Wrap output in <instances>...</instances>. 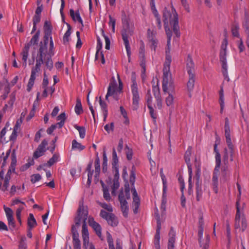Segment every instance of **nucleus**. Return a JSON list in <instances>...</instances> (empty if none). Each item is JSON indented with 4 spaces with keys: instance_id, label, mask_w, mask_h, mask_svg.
Wrapping results in <instances>:
<instances>
[{
    "instance_id": "obj_1",
    "label": "nucleus",
    "mask_w": 249,
    "mask_h": 249,
    "mask_svg": "<svg viewBox=\"0 0 249 249\" xmlns=\"http://www.w3.org/2000/svg\"><path fill=\"white\" fill-rule=\"evenodd\" d=\"M44 36L43 41L39 44L36 60V65L32 69L27 90L30 91L33 87L36 79V74L40 71L42 65L44 64L47 69L51 71L53 68L52 57L54 54V46L52 36V28L51 25L46 21L44 24Z\"/></svg>"
},
{
    "instance_id": "obj_2",
    "label": "nucleus",
    "mask_w": 249,
    "mask_h": 249,
    "mask_svg": "<svg viewBox=\"0 0 249 249\" xmlns=\"http://www.w3.org/2000/svg\"><path fill=\"white\" fill-rule=\"evenodd\" d=\"M163 20L164 29L167 39H171L172 31L169 27V23L173 26V30L177 37L180 36L179 30L178 15L173 6H172L171 11L165 8L163 11Z\"/></svg>"
},
{
    "instance_id": "obj_3",
    "label": "nucleus",
    "mask_w": 249,
    "mask_h": 249,
    "mask_svg": "<svg viewBox=\"0 0 249 249\" xmlns=\"http://www.w3.org/2000/svg\"><path fill=\"white\" fill-rule=\"evenodd\" d=\"M88 211L87 208L84 207L83 201L82 200L79 202L77 215L75 218V223L76 225L79 226L81 222L83 223L82 236L83 240V246L85 247L89 243V232L86 223L88 218Z\"/></svg>"
},
{
    "instance_id": "obj_4",
    "label": "nucleus",
    "mask_w": 249,
    "mask_h": 249,
    "mask_svg": "<svg viewBox=\"0 0 249 249\" xmlns=\"http://www.w3.org/2000/svg\"><path fill=\"white\" fill-rule=\"evenodd\" d=\"M123 29L121 31L122 39L125 46L128 61L130 62L131 56V48L128 38L132 36L134 31V26L132 22L126 16L122 18Z\"/></svg>"
},
{
    "instance_id": "obj_5",
    "label": "nucleus",
    "mask_w": 249,
    "mask_h": 249,
    "mask_svg": "<svg viewBox=\"0 0 249 249\" xmlns=\"http://www.w3.org/2000/svg\"><path fill=\"white\" fill-rule=\"evenodd\" d=\"M245 203L241 204L239 199L236 203V213L235 216L234 228L244 232L247 228V221L244 213Z\"/></svg>"
},
{
    "instance_id": "obj_6",
    "label": "nucleus",
    "mask_w": 249,
    "mask_h": 249,
    "mask_svg": "<svg viewBox=\"0 0 249 249\" xmlns=\"http://www.w3.org/2000/svg\"><path fill=\"white\" fill-rule=\"evenodd\" d=\"M123 83L120 78H119V84L115 80L111 81L107 88V93L105 96L106 100L109 101L108 98L111 97L115 101H118L123 93Z\"/></svg>"
},
{
    "instance_id": "obj_7",
    "label": "nucleus",
    "mask_w": 249,
    "mask_h": 249,
    "mask_svg": "<svg viewBox=\"0 0 249 249\" xmlns=\"http://www.w3.org/2000/svg\"><path fill=\"white\" fill-rule=\"evenodd\" d=\"M214 153L215 154V166L213 175L212 185L213 190L215 194L218 193V172L221 166V155L217 149V144L214 145Z\"/></svg>"
},
{
    "instance_id": "obj_8",
    "label": "nucleus",
    "mask_w": 249,
    "mask_h": 249,
    "mask_svg": "<svg viewBox=\"0 0 249 249\" xmlns=\"http://www.w3.org/2000/svg\"><path fill=\"white\" fill-rule=\"evenodd\" d=\"M131 80L130 89L132 95V108L133 110H136L139 107L141 91L138 88V85L134 74L132 75Z\"/></svg>"
},
{
    "instance_id": "obj_9",
    "label": "nucleus",
    "mask_w": 249,
    "mask_h": 249,
    "mask_svg": "<svg viewBox=\"0 0 249 249\" xmlns=\"http://www.w3.org/2000/svg\"><path fill=\"white\" fill-rule=\"evenodd\" d=\"M162 90L164 93L175 94V86L171 79L170 69H163Z\"/></svg>"
},
{
    "instance_id": "obj_10",
    "label": "nucleus",
    "mask_w": 249,
    "mask_h": 249,
    "mask_svg": "<svg viewBox=\"0 0 249 249\" xmlns=\"http://www.w3.org/2000/svg\"><path fill=\"white\" fill-rule=\"evenodd\" d=\"M203 226L204 222L202 218H200L199 220V226L198 231V242L200 246L202 247V249H208L209 248L210 237L209 235L206 234L205 238H203Z\"/></svg>"
},
{
    "instance_id": "obj_11",
    "label": "nucleus",
    "mask_w": 249,
    "mask_h": 249,
    "mask_svg": "<svg viewBox=\"0 0 249 249\" xmlns=\"http://www.w3.org/2000/svg\"><path fill=\"white\" fill-rule=\"evenodd\" d=\"M225 136L226 140V142L227 145L230 149V160H233V145L231 142L230 134V127L229 119L227 117L225 118Z\"/></svg>"
},
{
    "instance_id": "obj_12",
    "label": "nucleus",
    "mask_w": 249,
    "mask_h": 249,
    "mask_svg": "<svg viewBox=\"0 0 249 249\" xmlns=\"http://www.w3.org/2000/svg\"><path fill=\"white\" fill-rule=\"evenodd\" d=\"M228 45V40L224 38L221 45V49L219 54V59L222 64V67L228 66L227 63V48Z\"/></svg>"
},
{
    "instance_id": "obj_13",
    "label": "nucleus",
    "mask_w": 249,
    "mask_h": 249,
    "mask_svg": "<svg viewBox=\"0 0 249 249\" xmlns=\"http://www.w3.org/2000/svg\"><path fill=\"white\" fill-rule=\"evenodd\" d=\"M100 215L103 219H106L108 224L112 227L116 226L118 223L117 218L112 213H109L102 210L100 213Z\"/></svg>"
},
{
    "instance_id": "obj_14",
    "label": "nucleus",
    "mask_w": 249,
    "mask_h": 249,
    "mask_svg": "<svg viewBox=\"0 0 249 249\" xmlns=\"http://www.w3.org/2000/svg\"><path fill=\"white\" fill-rule=\"evenodd\" d=\"M48 145V141L44 140L38 146L36 150L34 152L33 157L35 159H37L44 155L46 151V146Z\"/></svg>"
},
{
    "instance_id": "obj_15",
    "label": "nucleus",
    "mask_w": 249,
    "mask_h": 249,
    "mask_svg": "<svg viewBox=\"0 0 249 249\" xmlns=\"http://www.w3.org/2000/svg\"><path fill=\"white\" fill-rule=\"evenodd\" d=\"M3 208L6 214L9 226H11L12 228H15V223L13 217V211L11 208L7 207L5 205H4Z\"/></svg>"
},
{
    "instance_id": "obj_16",
    "label": "nucleus",
    "mask_w": 249,
    "mask_h": 249,
    "mask_svg": "<svg viewBox=\"0 0 249 249\" xmlns=\"http://www.w3.org/2000/svg\"><path fill=\"white\" fill-rule=\"evenodd\" d=\"M176 232L175 230L171 228L168 234V241L167 249H175V243L176 241Z\"/></svg>"
},
{
    "instance_id": "obj_17",
    "label": "nucleus",
    "mask_w": 249,
    "mask_h": 249,
    "mask_svg": "<svg viewBox=\"0 0 249 249\" xmlns=\"http://www.w3.org/2000/svg\"><path fill=\"white\" fill-rule=\"evenodd\" d=\"M89 224L91 226L95 231L96 234L101 237L102 236V228L99 223L96 222L93 217H89L88 220Z\"/></svg>"
},
{
    "instance_id": "obj_18",
    "label": "nucleus",
    "mask_w": 249,
    "mask_h": 249,
    "mask_svg": "<svg viewBox=\"0 0 249 249\" xmlns=\"http://www.w3.org/2000/svg\"><path fill=\"white\" fill-rule=\"evenodd\" d=\"M148 38L151 43V49L155 51L158 45V40L153 33L151 32L150 29L148 30Z\"/></svg>"
},
{
    "instance_id": "obj_19",
    "label": "nucleus",
    "mask_w": 249,
    "mask_h": 249,
    "mask_svg": "<svg viewBox=\"0 0 249 249\" xmlns=\"http://www.w3.org/2000/svg\"><path fill=\"white\" fill-rule=\"evenodd\" d=\"M186 62L188 74H195V64L190 55H188Z\"/></svg>"
},
{
    "instance_id": "obj_20",
    "label": "nucleus",
    "mask_w": 249,
    "mask_h": 249,
    "mask_svg": "<svg viewBox=\"0 0 249 249\" xmlns=\"http://www.w3.org/2000/svg\"><path fill=\"white\" fill-rule=\"evenodd\" d=\"M171 48L166 47L165 49V61L164 63L163 69H170V64L172 62V57L170 54Z\"/></svg>"
},
{
    "instance_id": "obj_21",
    "label": "nucleus",
    "mask_w": 249,
    "mask_h": 249,
    "mask_svg": "<svg viewBox=\"0 0 249 249\" xmlns=\"http://www.w3.org/2000/svg\"><path fill=\"white\" fill-rule=\"evenodd\" d=\"M107 242L109 249H122V243L119 240L116 241V247H114L113 239L111 235L109 233L107 235Z\"/></svg>"
},
{
    "instance_id": "obj_22",
    "label": "nucleus",
    "mask_w": 249,
    "mask_h": 249,
    "mask_svg": "<svg viewBox=\"0 0 249 249\" xmlns=\"http://www.w3.org/2000/svg\"><path fill=\"white\" fill-rule=\"evenodd\" d=\"M30 49V44H25L23 48L21 55L22 56V60H23V65L25 67L27 65V60L28 57L29 52Z\"/></svg>"
},
{
    "instance_id": "obj_23",
    "label": "nucleus",
    "mask_w": 249,
    "mask_h": 249,
    "mask_svg": "<svg viewBox=\"0 0 249 249\" xmlns=\"http://www.w3.org/2000/svg\"><path fill=\"white\" fill-rule=\"evenodd\" d=\"M99 104L104 116V121H106L108 115L107 105L104 101L102 100L101 97H99Z\"/></svg>"
},
{
    "instance_id": "obj_24",
    "label": "nucleus",
    "mask_w": 249,
    "mask_h": 249,
    "mask_svg": "<svg viewBox=\"0 0 249 249\" xmlns=\"http://www.w3.org/2000/svg\"><path fill=\"white\" fill-rule=\"evenodd\" d=\"M70 15L74 21H78L81 24L82 26H83V20L80 17L79 11H77L75 13L73 9H70Z\"/></svg>"
},
{
    "instance_id": "obj_25",
    "label": "nucleus",
    "mask_w": 249,
    "mask_h": 249,
    "mask_svg": "<svg viewBox=\"0 0 249 249\" xmlns=\"http://www.w3.org/2000/svg\"><path fill=\"white\" fill-rule=\"evenodd\" d=\"M189 80L187 84L188 90L191 92L193 91L194 88V84L195 82V74H188Z\"/></svg>"
},
{
    "instance_id": "obj_26",
    "label": "nucleus",
    "mask_w": 249,
    "mask_h": 249,
    "mask_svg": "<svg viewBox=\"0 0 249 249\" xmlns=\"http://www.w3.org/2000/svg\"><path fill=\"white\" fill-rule=\"evenodd\" d=\"M219 103L220 106V113L222 114L223 113L224 107H225V103H224V89L222 86L220 87V90L219 92Z\"/></svg>"
},
{
    "instance_id": "obj_27",
    "label": "nucleus",
    "mask_w": 249,
    "mask_h": 249,
    "mask_svg": "<svg viewBox=\"0 0 249 249\" xmlns=\"http://www.w3.org/2000/svg\"><path fill=\"white\" fill-rule=\"evenodd\" d=\"M94 167V178L98 180L100 173V159L98 156L96 158L95 160Z\"/></svg>"
},
{
    "instance_id": "obj_28",
    "label": "nucleus",
    "mask_w": 249,
    "mask_h": 249,
    "mask_svg": "<svg viewBox=\"0 0 249 249\" xmlns=\"http://www.w3.org/2000/svg\"><path fill=\"white\" fill-rule=\"evenodd\" d=\"M121 204V210L124 217H127L128 214V206L126 200H123L122 201H120Z\"/></svg>"
},
{
    "instance_id": "obj_29",
    "label": "nucleus",
    "mask_w": 249,
    "mask_h": 249,
    "mask_svg": "<svg viewBox=\"0 0 249 249\" xmlns=\"http://www.w3.org/2000/svg\"><path fill=\"white\" fill-rule=\"evenodd\" d=\"M28 228L33 229L37 225V222L33 213H30L27 220Z\"/></svg>"
},
{
    "instance_id": "obj_30",
    "label": "nucleus",
    "mask_w": 249,
    "mask_h": 249,
    "mask_svg": "<svg viewBox=\"0 0 249 249\" xmlns=\"http://www.w3.org/2000/svg\"><path fill=\"white\" fill-rule=\"evenodd\" d=\"M92 162H90L88 164L87 167V171H88V180L87 184L89 186L91 182L92 175L93 174V171H91Z\"/></svg>"
},
{
    "instance_id": "obj_31",
    "label": "nucleus",
    "mask_w": 249,
    "mask_h": 249,
    "mask_svg": "<svg viewBox=\"0 0 249 249\" xmlns=\"http://www.w3.org/2000/svg\"><path fill=\"white\" fill-rule=\"evenodd\" d=\"M155 215H156L157 216V229L156 230V233L154 237V239L160 240V231L161 228L160 217L158 213H155Z\"/></svg>"
},
{
    "instance_id": "obj_32",
    "label": "nucleus",
    "mask_w": 249,
    "mask_h": 249,
    "mask_svg": "<svg viewBox=\"0 0 249 249\" xmlns=\"http://www.w3.org/2000/svg\"><path fill=\"white\" fill-rule=\"evenodd\" d=\"M140 205V199L139 196L133 197V210L134 213H137Z\"/></svg>"
},
{
    "instance_id": "obj_33",
    "label": "nucleus",
    "mask_w": 249,
    "mask_h": 249,
    "mask_svg": "<svg viewBox=\"0 0 249 249\" xmlns=\"http://www.w3.org/2000/svg\"><path fill=\"white\" fill-rule=\"evenodd\" d=\"M68 29L66 33H65L63 38V42L64 44H67L68 43L70 40V36L71 35V27L69 24H68Z\"/></svg>"
},
{
    "instance_id": "obj_34",
    "label": "nucleus",
    "mask_w": 249,
    "mask_h": 249,
    "mask_svg": "<svg viewBox=\"0 0 249 249\" xmlns=\"http://www.w3.org/2000/svg\"><path fill=\"white\" fill-rule=\"evenodd\" d=\"M66 119V114L65 112L61 113L57 116V120L60 121V122L56 124L58 125L59 128H62L64 125Z\"/></svg>"
},
{
    "instance_id": "obj_35",
    "label": "nucleus",
    "mask_w": 249,
    "mask_h": 249,
    "mask_svg": "<svg viewBox=\"0 0 249 249\" xmlns=\"http://www.w3.org/2000/svg\"><path fill=\"white\" fill-rule=\"evenodd\" d=\"M39 35H40V31H37L36 33V34L33 36L30 41L27 44H30V47L31 45H34L35 44H37L38 39H39Z\"/></svg>"
},
{
    "instance_id": "obj_36",
    "label": "nucleus",
    "mask_w": 249,
    "mask_h": 249,
    "mask_svg": "<svg viewBox=\"0 0 249 249\" xmlns=\"http://www.w3.org/2000/svg\"><path fill=\"white\" fill-rule=\"evenodd\" d=\"M75 112L76 114L79 115L83 111L80 99L77 98L76 105L74 107Z\"/></svg>"
},
{
    "instance_id": "obj_37",
    "label": "nucleus",
    "mask_w": 249,
    "mask_h": 249,
    "mask_svg": "<svg viewBox=\"0 0 249 249\" xmlns=\"http://www.w3.org/2000/svg\"><path fill=\"white\" fill-rule=\"evenodd\" d=\"M102 187H103V196L104 198L107 201H109L111 199V197L110 196V194L109 193V191L107 186H105L104 184L103 181H101Z\"/></svg>"
},
{
    "instance_id": "obj_38",
    "label": "nucleus",
    "mask_w": 249,
    "mask_h": 249,
    "mask_svg": "<svg viewBox=\"0 0 249 249\" xmlns=\"http://www.w3.org/2000/svg\"><path fill=\"white\" fill-rule=\"evenodd\" d=\"M102 48V43L101 39L99 37L97 38V42L96 46V52L95 54V59H97L98 58V55L99 53H100V51H101Z\"/></svg>"
},
{
    "instance_id": "obj_39",
    "label": "nucleus",
    "mask_w": 249,
    "mask_h": 249,
    "mask_svg": "<svg viewBox=\"0 0 249 249\" xmlns=\"http://www.w3.org/2000/svg\"><path fill=\"white\" fill-rule=\"evenodd\" d=\"M101 35L104 37L106 43L105 45V48L107 50H109L110 49V41L109 37L106 35L103 29L101 30Z\"/></svg>"
},
{
    "instance_id": "obj_40",
    "label": "nucleus",
    "mask_w": 249,
    "mask_h": 249,
    "mask_svg": "<svg viewBox=\"0 0 249 249\" xmlns=\"http://www.w3.org/2000/svg\"><path fill=\"white\" fill-rule=\"evenodd\" d=\"M85 147L82 145L80 143L78 142L76 140H74L72 141V148L78 149L81 151L85 149Z\"/></svg>"
},
{
    "instance_id": "obj_41",
    "label": "nucleus",
    "mask_w": 249,
    "mask_h": 249,
    "mask_svg": "<svg viewBox=\"0 0 249 249\" xmlns=\"http://www.w3.org/2000/svg\"><path fill=\"white\" fill-rule=\"evenodd\" d=\"M74 127L78 131L80 137L81 139L84 138L86 135L85 128L83 126H79L76 125L74 126Z\"/></svg>"
},
{
    "instance_id": "obj_42",
    "label": "nucleus",
    "mask_w": 249,
    "mask_h": 249,
    "mask_svg": "<svg viewBox=\"0 0 249 249\" xmlns=\"http://www.w3.org/2000/svg\"><path fill=\"white\" fill-rule=\"evenodd\" d=\"M103 172H106L107 170V159L106 155V151L104 150L103 152Z\"/></svg>"
},
{
    "instance_id": "obj_43",
    "label": "nucleus",
    "mask_w": 249,
    "mask_h": 249,
    "mask_svg": "<svg viewBox=\"0 0 249 249\" xmlns=\"http://www.w3.org/2000/svg\"><path fill=\"white\" fill-rule=\"evenodd\" d=\"M174 94L169 93L168 96L165 99V103L167 106H171L174 103Z\"/></svg>"
},
{
    "instance_id": "obj_44",
    "label": "nucleus",
    "mask_w": 249,
    "mask_h": 249,
    "mask_svg": "<svg viewBox=\"0 0 249 249\" xmlns=\"http://www.w3.org/2000/svg\"><path fill=\"white\" fill-rule=\"evenodd\" d=\"M26 237L22 236L21 237L20 241L19 242L18 249H26L27 244L26 243Z\"/></svg>"
},
{
    "instance_id": "obj_45",
    "label": "nucleus",
    "mask_w": 249,
    "mask_h": 249,
    "mask_svg": "<svg viewBox=\"0 0 249 249\" xmlns=\"http://www.w3.org/2000/svg\"><path fill=\"white\" fill-rule=\"evenodd\" d=\"M139 57L142 59V64L145 61V50L144 46L143 45L141 46L140 48L139 51Z\"/></svg>"
},
{
    "instance_id": "obj_46",
    "label": "nucleus",
    "mask_w": 249,
    "mask_h": 249,
    "mask_svg": "<svg viewBox=\"0 0 249 249\" xmlns=\"http://www.w3.org/2000/svg\"><path fill=\"white\" fill-rule=\"evenodd\" d=\"M120 186L119 180H113V185L112 186V191L111 194L112 195H116V191L118 189Z\"/></svg>"
},
{
    "instance_id": "obj_47",
    "label": "nucleus",
    "mask_w": 249,
    "mask_h": 249,
    "mask_svg": "<svg viewBox=\"0 0 249 249\" xmlns=\"http://www.w3.org/2000/svg\"><path fill=\"white\" fill-rule=\"evenodd\" d=\"M152 91L155 98L161 96L160 89L158 84L156 85L153 86Z\"/></svg>"
},
{
    "instance_id": "obj_48",
    "label": "nucleus",
    "mask_w": 249,
    "mask_h": 249,
    "mask_svg": "<svg viewBox=\"0 0 249 249\" xmlns=\"http://www.w3.org/2000/svg\"><path fill=\"white\" fill-rule=\"evenodd\" d=\"M160 174L163 183V196H164V195L166 193L167 189L166 180L165 177L163 175L162 171H160Z\"/></svg>"
},
{
    "instance_id": "obj_49",
    "label": "nucleus",
    "mask_w": 249,
    "mask_h": 249,
    "mask_svg": "<svg viewBox=\"0 0 249 249\" xmlns=\"http://www.w3.org/2000/svg\"><path fill=\"white\" fill-rule=\"evenodd\" d=\"M58 159L59 156L56 154H54L48 161L49 166L50 167L52 166L55 162L58 160Z\"/></svg>"
},
{
    "instance_id": "obj_50",
    "label": "nucleus",
    "mask_w": 249,
    "mask_h": 249,
    "mask_svg": "<svg viewBox=\"0 0 249 249\" xmlns=\"http://www.w3.org/2000/svg\"><path fill=\"white\" fill-rule=\"evenodd\" d=\"M191 155V148L190 147H188V149L185 152L184 155L185 160L187 163L188 164V163H190V156Z\"/></svg>"
},
{
    "instance_id": "obj_51",
    "label": "nucleus",
    "mask_w": 249,
    "mask_h": 249,
    "mask_svg": "<svg viewBox=\"0 0 249 249\" xmlns=\"http://www.w3.org/2000/svg\"><path fill=\"white\" fill-rule=\"evenodd\" d=\"M18 126L16 125L14 128L11 135L10 136L9 140L14 141L17 137Z\"/></svg>"
},
{
    "instance_id": "obj_52",
    "label": "nucleus",
    "mask_w": 249,
    "mask_h": 249,
    "mask_svg": "<svg viewBox=\"0 0 249 249\" xmlns=\"http://www.w3.org/2000/svg\"><path fill=\"white\" fill-rule=\"evenodd\" d=\"M196 199L197 201H199L200 200V199L202 198V187L200 188H196Z\"/></svg>"
},
{
    "instance_id": "obj_53",
    "label": "nucleus",
    "mask_w": 249,
    "mask_h": 249,
    "mask_svg": "<svg viewBox=\"0 0 249 249\" xmlns=\"http://www.w3.org/2000/svg\"><path fill=\"white\" fill-rule=\"evenodd\" d=\"M99 204L104 209L107 210L109 212L113 211V209L110 204H107L106 203L99 202Z\"/></svg>"
},
{
    "instance_id": "obj_54",
    "label": "nucleus",
    "mask_w": 249,
    "mask_h": 249,
    "mask_svg": "<svg viewBox=\"0 0 249 249\" xmlns=\"http://www.w3.org/2000/svg\"><path fill=\"white\" fill-rule=\"evenodd\" d=\"M11 178H9L8 177H5L4 178V183L3 184V187L2 188V190L4 192L6 190H7L8 186H9V181Z\"/></svg>"
},
{
    "instance_id": "obj_55",
    "label": "nucleus",
    "mask_w": 249,
    "mask_h": 249,
    "mask_svg": "<svg viewBox=\"0 0 249 249\" xmlns=\"http://www.w3.org/2000/svg\"><path fill=\"white\" fill-rule=\"evenodd\" d=\"M109 25L112 27V32H115L116 20L113 18L110 15L109 16Z\"/></svg>"
},
{
    "instance_id": "obj_56",
    "label": "nucleus",
    "mask_w": 249,
    "mask_h": 249,
    "mask_svg": "<svg viewBox=\"0 0 249 249\" xmlns=\"http://www.w3.org/2000/svg\"><path fill=\"white\" fill-rule=\"evenodd\" d=\"M222 74L223 75V76L224 77V79L225 80H227L228 82L230 81V78L228 75V66L225 67H222Z\"/></svg>"
},
{
    "instance_id": "obj_57",
    "label": "nucleus",
    "mask_w": 249,
    "mask_h": 249,
    "mask_svg": "<svg viewBox=\"0 0 249 249\" xmlns=\"http://www.w3.org/2000/svg\"><path fill=\"white\" fill-rule=\"evenodd\" d=\"M41 178V177L39 174H34L31 176V181L33 183H35L40 180Z\"/></svg>"
},
{
    "instance_id": "obj_58",
    "label": "nucleus",
    "mask_w": 249,
    "mask_h": 249,
    "mask_svg": "<svg viewBox=\"0 0 249 249\" xmlns=\"http://www.w3.org/2000/svg\"><path fill=\"white\" fill-rule=\"evenodd\" d=\"M228 159H229V156H228V150L226 148H225L224 149V154L223 158V161L225 165H226L228 164Z\"/></svg>"
},
{
    "instance_id": "obj_59",
    "label": "nucleus",
    "mask_w": 249,
    "mask_h": 249,
    "mask_svg": "<svg viewBox=\"0 0 249 249\" xmlns=\"http://www.w3.org/2000/svg\"><path fill=\"white\" fill-rule=\"evenodd\" d=\"M238 30H239V27L237 25H235L232 27V29H231L232 34L234 36L238 37L239 36Z\"/></svg>"
},
{
    "instance_id": "obj_60",
    "label": "nucleus",
    "mask_w": 249,
    "mask_h": 249,
    "mask_svg": "<svg viewBox=\"0 0 249 249\" xmlns=\"http://www.w3.org/2000/svg\"><path fill=\"white\" fill-rule=\"evenodd\" d=\"M156 100V104L157 107L159 109H161L162 107V101L161 99V97H155Z\"/></svg>"
},
{
    "instance_id": "obj_61",
    "label": "nucleus",
    "mask_w": 249,
    "mask_h": 249,
    "mask_svg": "<svg viewBox=\"0 0 249 249\" xmlns=\"http://www.w3.org/2000/svg\"><path fill=\"white\" fill-rule=\"evenodd\" d=\"M15 95L14 94H11L10 95V100L8 102V105H9V107L11 108L13 107V105L15 101Z\"/></svg>"
},
{
    "instance_id": "obj_62",
    "label": "nucleus",
    "mask_w": 249,
    "mask_h": 249,
    "mask_svg": "<svg viewBox=\"0 0 249 249\" xmlns=\"http://www.w3.org/2000/svg\"><path fill=\"white\" fill-rule=\"evenodd\" d=\"M146 100L147 107H152V97L151 95H146Z\"/></svg>"
},
{
    "instance_id": "obj_63",
    "label": "nucleus",
    "mask_w": 249,
    "mask_h": 249,
    "mask_svg": "<svg viewBox=\"0 0 249 249\" xmlns=\"http://www.w3.org/2000/svg\"><path fill=\"white\" fill-rule=\"evenodd\" d=\"M148 108L149 110V113L151 117L154 120L157 118L156 114L155 113L154 109L152 107H149Z\"/></svg>"
},
{
    "instance_id": "obj_64",
    "label": "nucleus",
    "mask_w": 249,
    "mask_h": 249,
    "mask_svg": "<svg viewBox=\"0 0 249 249\" xmlns=\"http://www.w3.org/2000/svg\"><path fill=\"white\" fill-rule=\"evenodd\" d=\"M74 249H81L80 241L79 240L73 241Z\"/></svg>"
}]
</instances>
